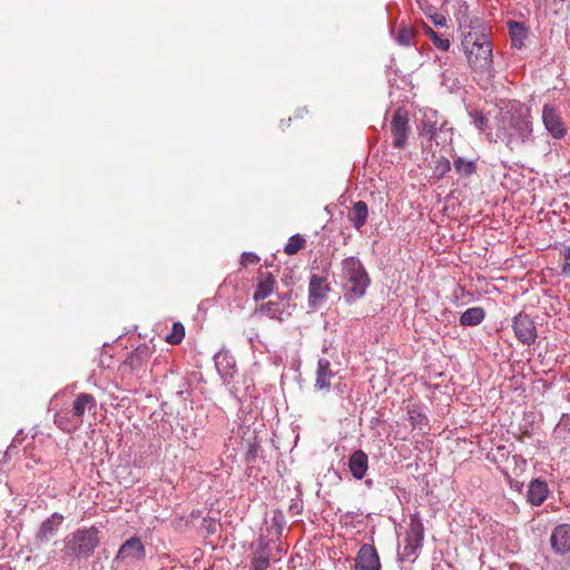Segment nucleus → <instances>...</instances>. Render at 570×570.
<instances>
[{"label":"nucleus","mask_w":570,"mask_h":570,"mask_svg":"<svg viewBox=\"0 0 570 570\" xmlns=\"http://www.w3.org/2000/svg\"><path fill=\"white\" fill-rule=\"evenodd\" d=\"M497 138L494 141L503 142L510 150L524 146L532 136V120L529 110L519 108L514 111H501L495 117Z\"/></svg>","instance_id":"f257e3e1"},{"label":"nucleus","mask_w":570,"mask_h":570,"mask_svg":"<svg viewBox=\"0 0 570 570\" xmlns=\"http://www.w3.org/2000/svg\"><path fill=\"white\" fill-rule=\"evenodd\" d=\"M97 400L92 394L79 393L71 404L68 413L56 414L55 424L67 433H73L80 429L85 421L96 420Z\"/></svg>","instance_id":"f03ea898"},{"label":"nucleus","mask_w":570,"mask_h":570,"mask_svg":"<svg viewBox=\"0 0 570 570\" xmlns=\"http://www.w3.org/2000/svg\"><path fill=\"white\" fill-rule=\"evenodd\" d=\"M342 278L344 299L350 304L362 298L371 284L364 265L354 256L342 261Z\"/></svg>","instance_id":"7ed1b4c3"},{"label":"nucleus","mask_w":570,"mask_h":570,"mask_svg":"<svg viewBox=\"0 0 570 570\" xmlns=\"http://www.w3.org/2000/svg\"><path fill=\"white\" fill-rule=\"evenodd\" d=\"M462 47L474 70H488L492 63V43L489 38H463Z\"/></svg>","instance_id":"20e7f679"},{"label":"nucleus","mask_w":570,"mask_h":570,"mask_svg":"<svg viewBox=\"0 0 570 570\" xmlns=\"http://www.w3.org/2000/svg\"><path fill=\"white\" fill-rule=\"evenodd\" d=\"M98 543V529L90 527L76 531L72 538L67 541L66 550L73 556L87 558L94 553Z\"/></svg>","instance_id":"39448f33"},{"label":"nucleus","mask_w":570,"mask_h":570,"mask_svg":"<svg viewBox=\"0 0 570 570\" xmlns=\"http://www.w3.org/2000/svg\"><path fill=\"white\" fill-rule=\"evenodd\" d=\"M424 539V527L421 521V518L417 513L412 514L410 517L409 531L406 532L404 539V547L402 551L403 559H412L416 558L417 551L422 547V542Z\"/></svg>","instance_id":"423d86ee"},{"label":"nucleus","mask_w":570,"mask_h":570,"mask_svg":"<svg viewBox=\"0 0 570 570\" xmlns=\"http://www.w3.org/2000/svg\"><path fill=\"white\" fill-rule=\"evenodd\" d=\"M411 132L409 111L404 107H397L391 119V134L393 147L403 149L406 146Z\"/></svg>","instance_id":"0eeeda50"},{"label":"nucleus","mask_w":570,"mask_h":570,"mask_svg":"<svg viewBox=\"0 0 570 570\" xmlns=\"http://www.w3.org/2000/svg\"><path fill=\"white\" fill-rule=\"evenodd\" d=\"M512 327L518 341L524 345L535 342L538 334L533 320L524 313H519L512 320Z\"/></svg>","instance_id":"6e6552de"},{"label":"nucleus","mask_w":570,"mask_h":570,"mask_svg":"<svg viewBox=\"0 0 570 570\" xmlns=\"http://www.w3.org/2000/svg\"><path fill=\"white\" fill-rule=\"evenodd\" d=\"M542 122L546 130L556 139L566 137L568 129L557 109L546 104L542 108Z\"/></svg>","instance_id":"1a4fd4ad"},{"label":"nucleus","mask_w":570,"mask_h":570,"mask_svg":"<svg viewBox=\"0 0 570 570\" xmlns=\"http://www.w3.org/2000/svg\"><path fill=\"white\" fill-rule=\"evenodd\" d=\"M145 556L146 550L140 538L131 537L120 546L115 560L117 562L141 561Z\"/></svg>","instance_id":"9d476101"},{"label":"nucleus","mask_w":570,"mask_h":570,"mask_svg":"<svg viewBox=\"0 0 570 570\" xmlns=\"http://www.w3.org/2000/svg\"><path fill=\"white\" fill-rule=\"evenodd\" d=\"M354 570H381L379 553L372 544L361 546L355 558Z\"/></svg>","instance_id":"9b49d317"},{"label":"nucleus","mask_w":570,"mask_h":570,"mask_svg":"<svg viewBox=\"0 0 570 570\" xmlns=\"http://www.w3.org/2000/svg\"><path fill=\"white\" fill-rule=\"evenodd\" d=\"M550 544L556 554L564 556L570 552V524L557 525L552 530Z\"/></svg>","instance_id":"f8f14e48"},{"label":"nucleus","mask_w":570,"mask_h":570,"mask_svg":"<svg viewBox=\"0 0 570 570\" xmlns=\"http://www.w3.org/2000/svg\"><path fill=\"white\" fill-rule=\"evenodd\" d=\"M330 289L325 277L315 274L312 275L308 284L309 305L316 306L318 302L325 301Z\"/></svg>","instance_id":"ddd939ff"},{"label":"nucleus","mask_w":570,"mask_h":570,"mask_svg":"<svg viewBox=\"0 0 570 570\" xmlns=\"http://www.w3.org/2000/svg\"><path fill=\"white\" fill-rule=\"evenodd\" d=\"M276 279L272 272L259 271L257 275V286L254 293V301L258 302L268 297L275 289Z\"/></svg>","instance_id":"4468645a"},{"label":"nucleus","mask_w":570,"mask_h":570,"mask_svg":"<svg viewBox=\"0 0 570 570\" xmlns=\"http://www.w3.org/2000/svg\"><path fill=\"white\" fill-rule=\"evenodd\" d=\"M549 494V488L544 480L538 478L533 479L527 491V501L534 507L541 505Z\"/></svg>","instance_id":"2eb2a0df"},{"label":"nucleus","mask_w":570,"mask_h":570,"mask_svg":"<svg viewBox=\"0 0 570 570\" xmlns=\"http://www.w3.org/2000/svg\"><path fill=\"white\" fill-rule=\"evenodd\" d=\"M348 469L356 480H362L368 469V456L363 450L354 451L348 458Z\"/></svg>","instance_id":"dca6fc26"},{"label":"nucleus","mask_w":570,"mask_h":570,"mask_svg":"<svg viewBox=\"0 0 570 570\" xmlns=\"http://www.w3.org/2000/svg\"><path fill=\"white\" fill-rule=\"evenodd\" d=\"M333 375L330 361L324 357L320 358L317 363L315 387L318 390H328L331 386V377Z\"/></svg>","instance_id":"f3484780"},{"label":"nucleus","mask_w":570,"mask_h":570,"mask_svg":"<svg viewBox=\"0 0 570 570\" xmlns=\"http://www.w3.org/2000/svg\"><path fill=\"white\" fill-rule=\"evenodd\" d=\"M368 216V208L365 202H356L348 212L347 218L353 227L360 230L366 223Z\"/></svg>","instance_id":"a211bd4d"},{"label":"nucleus","mask_w":570,"mask_h":570,"mask_svg":"<svg viewBox=\"0 0 570 570\" xmlns=\"http://www.w3.org/2000/svg\"><path fill=\"white\" fill-rule=\"evenodd\" d=\"M285 312L284 303L276 301H268L267 303H263L257 306L254 311V316H263L266 315L269 318H279V316Z\"/></svg>","instance_id":"6ab92c4d"},{"label":"nucleus","mask_w":570,"mask_h":570,"mask_svg":"<svg viewBox=\"0 0 570 570\" xmlns=\"http://www.w3.org/2000/svg\"><path fill=\"white\" fill-rule=\"evenodd\" d=\"M442 127L443 122H439V116L435 110H429L424 114L422 119V135L432 138Z\"/></svg>","instance_id":"aec40b11"},{"label":"nucleus","mask_w":570,"mask_h":570,"mask_svg":"<svg viewBox=\"0 0 570 570\" xmlns=\"http://www.w3.org/2000/svg\"><path fill=\"white\" fill-rule=\"evenodd\" d=\"M485 317V311L483 307L474 306L464 311L460 316V324L462 326H476Z\"/></svg>","instance_id":"412c9836"},{"label":"nucleus","mask_w":570,"mask_h":570,"mask_svg":"<svg viewBox=\"0 0 570 570\" xmlns=\"http://www.w3.org/2000/svg\"><path fill=\"white\" fill-rule=\"evenodd\" d=\"M261 552L252 560L255 570H265L269 566V543L259 542Z\"/></svg>","instance_id":"4be33fe9"},{"label":"nucleus","mask_w":570,"mask_h":570,"mask_svg":"<svg viewBox=\"0 0 570 570\" xmlns=\"http://www.w3.org/2000/svg\"><path fill=\"white\" fill-rule=\"evenodd\" d=\"M453 167H454L455 171L463 177H470L476 171L475 161L474 160H465L462 157L454 158Z\"/></svg>","instance_id":"5701e85b"},{"label":"nucleus","mask_w":570,"mask_h":570,"mask_svg":"<svg viewBox=\"0 0 570 570\" xmlns=\"http://www.w3.org/2000/svg\"><path fill=\"white\" fill-rule=\"evenodd\" d=\"M305 243L306 240L302 235L295 234L288 238V242L284 247V253L287 255H295L304 248Z\"/></svg>","instance_id":"b1692460"},{"label":"nucleus","mask_w":570,"mask_h":570,"mask_svg":"<svg viewBox=\"0 0 570 570\" xmlns=\"http://www.w3.org/2000/svg\"><path fill=\"white\" fill-rule=\"evenodd\" d=\"M468 114L474 127L480 131H484L489 122L488 117L478 108L468 109Z\"/></svg>","instance_id":"393cba45"},{"label":"nucleus","mask_w":570,"mask_h":570,"mask_svg":"<svg viewBox=\"0 0 570 570\" xmlns=\"http://www.w3.org/2000/svg\"><path fill=\"white\" fill-rule=\"evenodd\" d=\"M185 337V327L181 323L175 322L173 324L170 333H168L165 337V341L168 344L177 345L181 343L183 338Z\"/></svg>","instance_id":"a878e982"},{"label":"nucleus","mask_w":570,"mask_h":570,"mask_svg":"<svg viewBox=\"0 0 570 570\" xmlns=\"http://www.w3.org/2000/svg\"><path fill=\"white\" fill-rule=\"evenodd\" d=\"M56 519V515H53L51 519H47L43 521L39 529V538L41 540H48V535L52 533L53 531V520ZM57 519L60 521L62 518L57 517Z\"/></svg>","instance_id":"bb28decb"},{"label":"nucleus","mask_w":570,"mask_h":570,"mask_svg":"<svg viewBox=\"0 0 570 570\" xmlns=\"http://www.w3.org/2000/svg\"><path fill=\"white\" fill-rule=\"evenodd\" d=\"M450 169H451L450 161L448 159H445V158H442V159H440L436 163L435 168H434V173L439 177H443Z\"/></svg>","instance_id":"cd10ccee"},{"label":"nucleus","mask_w":570,"mask_h":570,"mask_svg":"<svg viewBox=\"0 0 570 570\" xmlns=\"http://www.w3.org/2000/svg\"><path fill=\"white\" fill-rule=\"evenodd\" d=\"M429 19L431 22L436 27H445L446 26V18L443 13L434 11L433 13H429Z\"/></svg>","instance_id":"c85d7f7f"},{"label":"nucleus","mask_w":570,"mask_h":570,"mask_svg":"<svg viewBox=\"0 0 570 570\" xmlns=\"http://www.w3.org/2000/svg\"><path fill=\"white\" fill-rule=\"evenodd\" d=\"M562 256H563L564 262L561 266V272L563 275L570 277V246L566 247L562 250Z\"/></svg>","instance_id":"c756f323"},{"label":"nucleus","mask_w":570,"mask_h":570,"mask_svg":"<svg viewBox=\"0 0 570 570\" xmlns=\"http://www.w3.org/2000/svg\"><path fill=\"white\" fill-rule=\"evenodd\" d=\"M431 39L433 41V45L442 51H446L450 48L449 38H431Z\"/></svg>","instance_id":"7c9ffc66"},{"label":"nucleus","mask_w":570,"mask_h":570,"mask_svg":"<svg viewBox=\"0 0 570 570\" xmlns=\"http://www.w3.org/2000/svg\"><path fill=\"white\" fill-rule=\"evenodd\" d=\"M292 297H293V292L289 291V292L283 294V295H277V301L278 302H283L284 303V309H286V307H289Z\"/></svg>","instance_id":"2f4dec72"},{"label":"nucleus","mask_w":570,"mask_h":570,"mask_svg":"<svg viewBox=\"0 0 570 570\" xmlns=\"http://www.w3.org/2000/svg\"><path fill=\"white\" fill-rule=\"evenodd\" d=\"M508 26H509L510 36H518L517 31L523 29V24L522 23L517 22V21H512V20L508 22Z\"/></svg>","instance_id":"473e14b6"},{"label":"nucleus","mask_w":570,"mask_h":570,"mask_svg":"<svg viewBox=\"0 0 570 570\" xmlns=\"http://www.w3.org/2000/svg\"><path fill=\"white\" fill-rule=\"evenodd\" d=\"M361 514L362 513L348 511L341 515V521L347 524V523L352 522V520L354 519L355 515H361Z\"/></svg>","instance_id":"72a5a7b5"},{"label":"nucleus","mask_w":570,"mask_h":570,"mask_svg":"<svg viewBox=\"0 0 570 570\" xmlns=\"http://www.w3.org/2000/svg\"><path fill=\"white\" fill-rule=\"evenodd\" d=\"M524 38H511V43L513 48L521 49L523 47Z\"/></svg>","instance_id":"f704fd0d"},{"label":"nucleus","mask_w":570,"mask_h":570,"mask_svg":"<svg viewBox=\"0 0 570 570\" xmlns=\"http://www.w3.org/2000/svg\"><path fill=\"white\" fill-rule=\"evenodd\" d=\"M206 532L208 534H214L216 532V524L213 523V522H209L207 525H206Z\"/></svg>","instance_id":"c9c22d12"},{"label":"nucleus","mask_w":570,"mask_h":570,"mask_svg":"<svg viewBox=\"0 0 570 570\" xmlns=\"http://www.w3.org/2000/svg\"><path fill=\"white\" fill-rule=\"evenodd\" d=\"M397 41L401 43V45H404V46H410L412 43V39L413 38H405V37H402V38H396Z\"/></svg>","instance_id":"e433bc0d"},{"label":"nucleus","mask_w":570,"mask_h":570,"mask_svg":"<svg viewBox=\"0 0 570 570\" xmlns=\"http://www.w3.org/2000/svg\"><path fill=\"white\" fill-rule=\"evenodd\" d=\"M510 483H512L511 480H510ZM511 488H515L518 491H520L522 489V483L515 481L514 484H511Z\"/></svg>","instance_id":"4c0bfd02"},{"label":"nucleus","mask_w":570,"mask_h":570,"mask_svg":"<svg viewBox=\"0 0 570 570\" xmlns=\"http://www.w3.org/2000/svg\"><path fill=\"white\" fill-rule=\"evenodd\" d=\"M250 451H252V458H253L257 452V444L255 442H252Z\"/></svg>","instance_id":"58836bf2"},{"label":"nucleus","mask_w":570,"mask_h":570,"mask_svg":"<svg viewBox=\"0 0 570 570\" xmlns=\"http://www.w3.org/2000/svg\"><path fill=\"white\" fill-rule=\"evenodd\" d=\"M249 259L248 253H243L242 255V264L245 265V263Z\"/></svg>","instance_id":"ea45409f"},{"label":"nucleus","mask_w":570,"mask_h":570,"mask_svg":"<svg viewBox=\"0 0 570 570\" xmlns=\"http://www.w3.org/2000/svg\"><path fill=\"white\" fill-rule=\"evenodd\" d=\"M426 36H431V37H434V36H439L435 31H433L430 27L426 28Z\"/></svg>","instance_id":"a19ab883"},{"label":"nucleus","mask_w":570,"mask_h":570,"mask_svg":"<svg viewBox=\"0 0 570 570\" xmlns=\"http://www.w3.org/2000/svg\"><path fill=\"white\" fill-rule=\"evenodd\" d=\"M250 258H252V264H254V263L259 261V258L256 255H254L253 253L250 255Z\"/></svg>","instance_id":"79ce46f5"},{"label":"nucleus","mask_w":570,"mask_h":570,"mask_svg":"<svg viewBox=\"0 0 570 570\" xmlns=\"http://www.w3.org/2000/svg\"><path fill=\"white\" fill-rule=\"evenodd\" d=\"M365 483H366L367 487L372 485V481L371 480H367Z\"/></svg>","instance_id":"37998d69"},{"label":"nucleus","mask_w":570,"mask_h":570,"mask_svg":"<svg viewBox=\"0 0 570 570\" xmlns=\"http://www.w3.org/2000/svg\"><path fill=\"white\" fill-rule=\"evenodd\" d=\"M405 30H402L400 33H399V37H402V36H405L404 35Z\"/></svg>","instance_id":"c03bdc74"},{"label":"nucleus","mask_w":570,"mask_h":570,"mask_svg":"<svg viewBox=\"0 0 570 570\" xmlns=\"http://www.w3.org/2000/svg\"><path fill=\"white\" fill-rule=\"evenodd\" d=\"M561 431H562V428L559 425L557 433H561Z\"/></svg>","instance_id":"a18cd8bd"},{"label":"nucleus","mask_w":570,"mask_h":570,"mask_svg":"<svg viewBox=\"0 0 570 570\" xmlns=\"http://www.w3.org/2000/svg\"><path fill=\"white\" fill-rule=\"evenodd\" d=\"M410 419L414 420L413 412H410Z\"/></svg>","instance_id":"49530a36"}]
</instances>
